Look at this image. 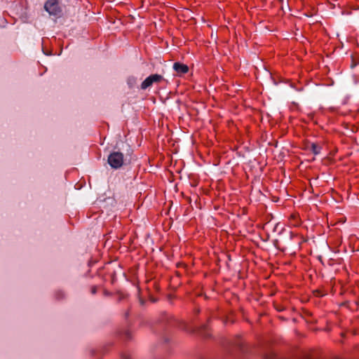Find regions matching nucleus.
<instances>
[{
  "label": "nucleus",
  "mask_w": 359,
  "mask_h": 359,
  "mask_svg": "<svg viewBox=\"0 0 359 359\" xmlns=\"http://www.w3.org/2000/svg\"><path fill=\"white\" fill-rule=\"evenodd\" d=\"M44 9L51 15L58 16L62 13V8L58 0H48L44 4Z\"/></svg>",
  "instance_id": "nucleus-1"
},
{
  "label": "nucleus",
  "mask_w": 359,
  "mask_h": 359,
  "mask_svg": "<svg viewBox=\"0 0 359 359\" xmlns=\"http://www.w3.org/2000/svg\"><path fill=\"white\" fill-rule=\"evenodd\" d=\"M108 163L113 168H121L123 164V154L118 151L111 153L108 157Z\"/></svg>",
  "instance_id": "nucleus-2"
},
{
  "label": "nucleus",
  "mask_w": 359,
  "mask_h": 359,
  "mask_svg": "<svg viewBox=\"0 0 359 359\" xmlns=\"http://www.w3.org/2000/svg\"><path fill=\"white\" fill-rule=\"evenodd\" d=\"M163 80V77L160 74H151L143 81V82L141 83V88L142 90H146L147 88L151 87L154 83H160Z\"/></svg>",
  "instance_id": "nucleus-3"
},
{
  "label": "nucleus",
  "mask_w": 359,
  "mask_h": 359,
  "mask_svg": "<svg viewBox=\"0 0 359 359\" xmlns=\"http://www.w3.org/2000/svg\"><path fill=\"white\" fill-rule=\"evenodd\" d=\"M173 69L179 74H184L189 72L188 66L180 62H175L173 65Z\"/></svg>",
  "instance_id": "nucleus-4"
},
{
  "label": "nucleus",
  "mask_w": 359,
  "mask_h": 359,
  "mask_svg": "<svg viewBox=\"0 0 359 359\" xmlns=\"http://www.w3.org/2000/svg\"><path fill=\"white\" fill-rule=\"evenodd\" d=\"M311 149L314 154H318L320 152L321 147L315 143H312Z\"/></svg>",
  "instance_id": "nucleus-5"
},
{
  "label": "nucleus",
  "mask_w": 359,
  "mask_h": 359,
  "mask_svg": "<svg viewBox=\"0 0 359 359\" xmlns=\"http://www.w3.org/2000/svg\"><path fill=\"white\" fill-rule=\"evenodd\" d=\"M290 220V222L293 226H297L299 224L298 217L296 215H292Z\"/></svg>",
  "instance_id": "nucleus-6"
},
{
  "label": "nucleus",
  "mask_w": 359,
  "mask_h": 359,
  "mask_svg": "<svg viewBox=\"0 0 359 359\" xmlns=\"http://www.w3.org/2000/svg\"><path fill=\"white\" fill-rule=\"evenodd\" d=\"M92 292H93V293H95V288H93V290H92Z\"/></svg>",
  "instance_id": "nucleus-7"
}]
</instances>
